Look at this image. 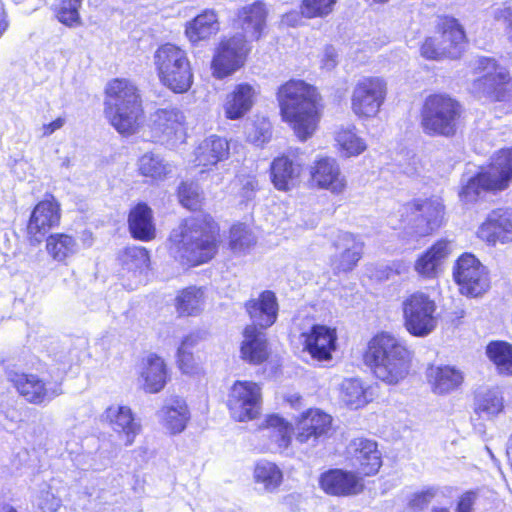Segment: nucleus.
Here are the masks:
<instances>
[{"label":"nucleus","instance_id":"f257e3e1","mask_svg":"<svg viewBox=\"0 0 512 512\" xmlns=\"http://www.w3.org/2000/svg\"><path fill=\"white\" fill-rule=\"evenodd\" d=\"M218 227L210 216L184 220L169 237V253L183 266L210 261L217 252Z\"/></svg>","mask_w":512,"mask_h":512},{"label":"nucleus","instance_id":"f03ea898","mask_svg":"<svg viewBox=\"0 0 512 512\" xmlns=\"http://www.w3.org/2000/svg\"><path fill=\"white\" fill-rule=\"evenodd\" d=\"M277 100L283 120L295 135L305 141L317 129L320 119L317 90L301 80H290L279 87Z\"/></svg>","mask_w":512,"mask_h":512},{"label":"nucleus","instance_id":"7ed1b4c3","mask_svg":"<svg viewBox=\"0 0 512 512\" xmlns=\"http://www.w3.org/2000/svg\"><path fill=\"white\" fill-rule=\"evenodd\" d=\"M366 359L377 379L397 385L409 375L413 353L400 338L381 332L369 341Z\"/></svg>","mask_w":512,"mask_h":512},{"label":"nucleus","instance_id":"20e7f679","mask_svg":"<svg viewBox=\"0 0 512 512\" xmlns=\"http://www.w3.org/2000/svg\"><path fill=\"white\" fill-rule=\"evenodd\" d=\"M105 93V114L111 125L125 136L136 133L143 114L136 85L116 78L107 84Z\"/></svg>","mask_w":512,"mask_h":512},{"label":"nucleus","instance_id":"39448f33","mask_svg":"<svg viewBox=\"0 0 512 512\" xmlns=\"http://www.w3.org/2000/svg\"><path fill=\"white\" fill-rule=\"evenodd\" d=\"M159 79L175 93L188 91L193 83V73L187 54L173 44L160 46L154 54Z\"/></svg>","mask_w":512,"mask_h":512},{"label":"nucleus","instance_id":"423d86ee","mask_svg":"<svg viewBox=\"0 0 512 512\" xmlns=\"http://www.w3.org/2000/svg\"><path fill=\"white\" fill-rule=\"evenodd\" d=\"M461 109L457 101L444 94L428 96L421 110V126L430 136H453Z\"/></svg>","mask_w":512,"mask_h":512},{"label":"nucleus","instance_id":"0eeeda50","mask_svg":"<svg viewBox=\"0 0 512 512\" xmlns=\"http://www.w3.org/2000/svg\"><path fill=\"white\" fill-rule=\"evenodd\" d=\"M437 305L426 293L414 292L402 302L405 329L415 337H426L437 327Z\"/></svg>","mask_w":512,"mask_h":512},{"label":"nucleus","instance_id":"6e6552de","mask_svg":"<svg viewBox=\"0 0 512 512\" xmlns=\"http://www.w3.org/2000/svg\"><path fill=\"white\" fill-rule=\"evenodd\" d=\"M479 63L485 74L474 81L473 92L502 103L507 112H512V80L507 70L498 67L495 60L490 58L481 59Z\"/></svg>","mask_w":512,"mask_h":512},{"label":"nucleus","instance_id":"1a4fd4ad","mask_svg":"<svg viewBox=\"0 0 512 512\" xmlns=\"http://www.w3.org/2000/svg\"><path fill=\"white\" fill-rule=\"evenodd\" d=\"M387 95L386 82L380 77H362L351 93V110L360 119L375 118Z\"/></svg>","mask_w":512,"mask_h":512},{"label":"nucleus","instance_id":"9d476101","mask_svg":"<svg viewBox=\"0 0 512 512\" xmlns=\"http://www.w3.org/2000/svg\"><path fill=\"white\" fill-rule=\"evenodd\" d=\"M148 129L151 141L174 146L186 137V117L176 107L159 108L150 115Z\"/></svg>","mask_w":512,"mask_h":512},{"label":"nucleus","instance_id":"9b49d317","mask_svg":"<svg viewBox=\"0 0 512 512\" xmlns=\"http://www.w3.org/2000/svg\"><path fill=\"white\" fill-rule=\"evenodd\" d=\"M7 378L19 394L31 404L46 405L63 393L61 382L43 379L36 374H26L9 369Z\"/></svg>","mask_w":512,"mask_h":512},{"label":"nucleus","instance_id":"f8f14e48","mask_svg":"<svg viewBox=\"0 0 512 512\" xmlns=\"http://www.w3.org/2000/svg\"><path fill=\"white\" fill-rule=\"evenodd\" d=\"M453 279L462 295L478 297L489 288V278L485 267L472 254L464 253L453 266Z\"/></svg>","mask_w":512,"mask_h":512},{"label":"nucleus","instance_id":"ddd939ff","mask_svg":"<svg viewBox=\"0 0 512 512\" xmlns=\"http://www.w3.org/2000/svg\"><path fill=\"white\" fill-rule=\"evenodd\" d=\"M439 46L430 50L432 41L421 46V55L429 60H439L444 57L457 58L460 56L465 44V32L457 19L444 17L437 25Z\"/></svg>","mask_w":512,"mask_h":512},{"label":"nucleus","instance_id":"4468645a","mask_svg":"<svg viewBox=\"0 0 512 512\" xmlns=\"http://www.w3.org/2000/svg\"><path fill=\"white\" fill-rule=\"evenodd\" d=\"M261 387L251 381H236L230 388L227 405L231 416L239 422L256 418L261 409Z\"/></svg>","mask_w":512,"mask_h":512},{"label":"nucleus","instance_id":"2eb2a0df","mask_svg":"<svg viewBox=\"0 0 512 512\" xmlns=\"http://www.w3.org/2000/svg\"><path fill=\"white\" fill-rule=\"evenodd\" d=\"M250 51L249 43L241 34L223 39L212 60L213 75L223 79L243 66Z\"/></svg>","mask_w":512,"mask_h":512},{"label":"nucleus","instance_id":"dca6fc26","mask_svg":"<svg viewBox=\"0 0 512 512\" xmlns=\"http://www.w3.org/2000/svg\"><path fill=\"white\" fill-rule=\"evenodd\" d=\"M335 252L329 258V265L335 274L352 271L363 255L364 242L350 232L338 231L332 238Z\"/></svg>","mask_w":512,"mask_h":512},{"label":"nucleus","instance_id":"f3484780","mask_svg":"<svg viewBox=\"0 0 512 512\" xmlns=\"http://www.w3.org/2000/svg\"><path fill=\"white\" fill-rule=\"evenodd\" d=\"M405 210L417 213L412 226L416 238L424 237L437 230L443 222L444 204L440 197L417 199L405 206Z\"/></svg>","mask_w":512,"mask_h":512},{"label":"nucleus","instance_id":"a211bd4d","mask_svg":"<svg viewBox=\"0 0 512 512\" xmlns=\"http://www.w3.org/2000/svg\"><path fill=\"white\" fill-rule=\"evenodd\" d=\"M310 177L313 186L327 190L334 195L344 193L347 188L346 177L333 157H317L310 167Z\"/></svg>","mask_w":512,"mask_h":512},{"label":"nucleus","instance_id":"6ab92c4d","mask_svg":"<svg viewBox=\"0 0 512 512\" xmlns=\"http://www.w3.org/2000/svg\"><path fill=\"white\" fill-rule=\"evenodd\" d=\"M348 459L351 465L364 476L376 474L382 466L381 452L374 440L358 437L347 446Z\"/></svg>","mask_w":512,"mask_h":512},{"label":"nucleus","instance_id":"aec40b11","mask_svg":"<svg viewBox=\"0 0 512 512\" xmlns=\"http://www.w3.org/2000/svg\"><path fill=\"white\" fill-rule=\"evenodd\" d=\"M477 237L491 246L512 242V209L498 208L491 211L478 227Z\"/></svg>","mask_w":512,"mask_h":512},{"label":"nucleus","instance_id":"412c9836","mask_svg":"<svg viewBox=\"0 0 512 512\" xmlns=\"http://www.w3.org/2000/svg\"><path fill=\"white\" fill-rule=\"evenodd\" d=\"M303 166L304 161L297 151L275 158L271 164V177L275 188L288 191L296 187L300 182Z\"/></svg>","mask_w":512,"mask_h":512},{"label":"nucleus","instance_id":"4be33fe9","mask_svg":"<svg viewBox=\"0 0 512 512\" xmlns=\"http://www.w3.org/2000/svg\"><path fill=\"white\" fill-rule=\"evenodd\" d=\"M60 223V207L57 201L50 198L40 201L32 211L27 231L30 237L41 242L45 235Z\"/></svg>","mask_w":512,"mask_h":512},{"label":"nucleus","instance_id":"5701e85b","mask_svg":"<svg viewBox=\"0 0 512 512\" xmlns=\"http://www.w3.org/2000/svg\"><path fill=\"white\" fill-rule=\"evenodd\" d=\"M156 416L160 425L172 435L183 432L190 420V411L186 401L180 396L165 399Z\"/></svg>","mask_w":512,"mask_h":512},{"label":"nucleus","instance_id":"b1692460","mask_svg":"<svg viewBox=\"0 0 512 512\" xmlns=\"http://www.w3.org/2000/svg\"><path fill=\"white\" fill-rule=\"evenodd\" d=\"M304 339V350L311 357L318 361H327L332 357V352L336 349L337 334L336 330L325 325H314L312 328L302 334Z\"/></svg>","mask_w":512,"mask_h":512},{"label":"nucleus","instance_id":"393cba45","mask_svg":"<svg viewBox=\"0 0 512 512\" xmlns=\"http://www.w3.org/2000/svg\"><path fill=\"white\" fill-rule=\"evenodd\" d=\"M121 265V275L127 278L130 283L128 287L135 289L140 283L144 282L145 274L149 267L148 251L139 246L125 248L119 255Z\"/></svg>","mask_w":512,"mask_h":512},{"label":"nucleus","instance_id":"a878e982","mask_svg":"<svg viewBox=\"0 0 512 512\" xmlns=\"http://www.w3.org/2000/svg\"><path fill=\"white\" fill-rule=\"evenodd\" d=\"M332 417L320 409L303 412L296 424V439L300 443L316 442L331 429Z\"/></svg>","mask_w":512,"mask_h":512},{"label":"nucleus","instance_id":"bb28decb","mask_svg":"<svg viewBox=\"0 0 512 512\" xmlns=\"http://www.w3.org/2000/svg\"><path fill=\"white\" fill-rule=\"evenodd\" d=\"M103 417L113 431L124 438L125 446H131L141 432V423L128 406L111 405L105 410Z\"/></svg>","mask_w":512,"mask_h":512},{"label":"nucleus","instance_id":"cd10ccee","mask_svg":"<svg viewBox=\"0 0 512 512\" xmlns=\"http://www.w3.org/2000/svg\"><path fill=\"white\" fill-rule=\"evenodd\" d=\"M453 251V242L440 239L427 251L422 253L414 264L415 272L424 279H434L441 271V266Z\"/></svg>","mask_w":512,"mask_h":512},{"label":"nucleus","instance_id":"c85d7f7f","mask_svg":"<svg viewBox=\"0 0 512 512\" xmlns=\"http://www.w3.org/2000/svg\"><path fill=\"white\" fill-rule=\"evenodd\" d=\"M193 155L194 165L203 167L201 172L208 171L229 158V142L220 136L211 135L198 144Z\"/></svg>","mask_w":512,"mask_h":512},{"label":"nucleus","instance_id":"c756f323","mask_svg":"<svg viewBox=\"0 0 512 512\" xmlns=\"http://www.w3.org/2000/svg\"><path fill=\"white\" fill-rule=\"evenodd\" d=\"M268 10L261 1L242 7L238 12V23L242 30L240 33L247 42L259 40L266 28Z\"/></svg>","mask_w":512,"mask_h":512},{"label":"nucleus","instance_id":"7c9ffc66","mask_svg":"<svg viewBox=\"0 0 512 512\" xmlns=\"http://www.w3.org/2000/svg\"><path fill=\"white\" fill-rule=\"evenodd\" d=\"M258 91L255 86L248 83L237 84L227 94L223 104L224 114L227 119L238 120L244 117L255 104Z\"/></svg>","mask_w":512,"mask_h":512},{"label":"nucleus","instance_id":"2f4dec72","mask_svg":"<svg viewBox=\"0 0 512 512\" xmlns=\"http://www.w3.org/2000/svg\"><path fill=\"white\" fill-rule=\"evenodd\" d=\"M319 484L327 494L336 496L358 494L363 489L361 480L355 474L341 469L323 473L320 476Z\"/></svg>","mask_w":512,"mask_h":512},{"label":"nucleus","instance_id":"473e14b6","mask_svg":"<svg viewBox=\"0 0 512 512\" xmlns=\"http://www.w3.org/2000/svg\"><path fill=\"white\" fill-rule=\"evenodd\" d=\"M138 380L145 392L151 394L160 392L167 382V367L164 360L153 353L143 358Z\"/></svg>","mask_w":512,"mask_h":512},{"label":"nucleus","instance_id":"72a5a7b5","mask_svg":"<svg viewBox=\"0 0 512 512\" xmlns=\"http://www.w3.org/2000/svg\"><path fill=\"white\" fill-rule=\"evenodd\" d=\"M246 310L253 323L252 326L262 329L272 326L278 315V303L272 291L262 292L258 298L246 303Z\"/></svg>","mask_w":512,"mask_h":512},{"label":"nucleus","instance_id":"f704fd0d","mask_svg":"<svg viewBox=\"0 0 512 512\" xmlns=\"http://www.w3.org/2000/svg\"><path fill=\"white\" fill-rule=\"evenodd\" d=\"M293 432L292 424L277 414L267 416L260 428L262 437L271 439L266 447L270 451H281L288 448Z\"/></svg>","mask_w":512,"mask_h":512},{"label":"nucleus","instance_id":"c9c22d12","mask_svg":"<svg viewBox=\"0 0 512 512\" xmlns=\"http://www.w3.org/2000/svg\"><path fill=\"white\" fill-rule=\"evenodd\" d=\"M432 391L438 395L449 394L463 383V373L452 366H430L426 372Z\"/></svg>","mask_w":512,"mask_h":512},{"label":"nucleus","instance_id":"e433bc0d","mask_svg":"<svg viewBox=\"0 0 512 512\" xmlns=\"http://www.w3.org/2000/svg\"><path fill=\"white\" fill-rule=\"evenodd\" d=\"M218 16L214 10H205L194 19L187 22L185 35L188 40L196 44L208 40L219 31Z\"/></svg>","mask_w":512,"mask_h":512},{"label":"nucleus","instance_id":"4c0bfd02","mask_svg":"<svg viewBox=\"0 0 512 512\" xmlns=\"http://www.w3.org/2000/svg\"><path fill=\"white\" fill-rule=\"evenodd\" d=\"M244 340L241 345V356L244 360L260 364L268 357L265 334L255 326H247L243 333Z\"/></svg>","mask_w":512,"mask_h":512},{"label":"nucleus","instance_id":"58836bf2","mask_svg":"<svg viewBox=\"0 0 512 512\" xmlns=\"http://www.w3.org/2000/svg\"><path fill=\"white\" fill-rule=\"evenodd\" d=\"M494 187L499 191L508 188L512 182V148L501 149L492 158L488 170Z\"/></svg>","mask_w":512,"mask_h":512},{"label":"nucleus","instance_id":"ea45409f","mask_svg":"<svg viewBox=\"0 0 512 512\" xmlns=\"http://www.w3.org/2000/svg\"><path fill=\"white\" fill-rule=\"evenodd\" d=\"M342 401L353 409H358L368 404L373 399L370 386H365L358 378L344 379L340 386Z\"/></svg>","mask_w":512,"mask_h":512},{"label":"nucleus","instance_id":"a19ab883","mask_svg":"<svg viewBox=\"0 0 512 512\" xmlns=\"http://www.w3.org/2000/svg\"><path fill=\"white\" fill-rule=\"evenodd\" d=\"M129 229L134 238L148 241L155 236L152 211L146 204H138L129 214Z\"/></svg>","mask_w":512,"mask_h":512},{"label":"nucleus","instance_id":"79ce46f5","mask_svg":"<svg viewBox=\"0 0 512 512\" xmlns=\"http://www.w3.org/2000/svg\"><path fill=\"white\" fill-rule=\"evenodd\" d=\"M504 409V398L498 388L480 390L475 395L474 410L480 416L493 418Z\"/></svg>","mask_w":512,"mask_h":512},{"label":"nucleus","instance_id":"37998d69","mask_svg":"<svg viewBox=\"0 0 512 512\" xmlns=\"http://www.w3.org/2000/svg\"><path fill=\"white\" fill-rule=\"evenodd\" d=\"M253 478L256 484L262 486L263 492L274 493L283 482V473L275 463L261 460L255 465Z\"/></svg>","mask_w":512,"mask_h":512},{"label":"nucleus","instance_id":"c03bdc74","mask_svg":"<svg viewBox=\"0 0 512 512\" xmlns=\"http://www.w3.org/2000/svg\"><path fill=\"white\" fill-rule=\"evenodd\" d=\"M65 486L59 479H51L43 483L36 497L37 506L43 512H57L62 506V495Z\"/></svg>","mask_w":512,"mask_h":512},{"label":"nucleus","instance_id":"a18cd8bd","mask_svg":"<svg viewBox=\"0 0 512 512\" xmlns=\"http://www.w3.org/2000/svg\"><path fill=\"white\" fill-rule=\"evenodd\" d=\"M335 141L344 157H355L367 149L366 141L356 133L355 126L341 127L335 133Z\"/></svg>","mask_w":512,"mask_h":512},{"label":"nucleus","instance_id":"49530a36","mask_svg":"<svg viewBox=\"0 0 512 512\" xmlns=\"http://www.w3.org/2000/svg\"><path fill=\"white\" fill-rule=\"evenodd\" d=\"M493 180L487 171L480 172L473 177H470L459 192V197L464 203L475 202L482 193L488 191H499L494 187Z\"/></svg>","mask_w":512,"mask_h":512},{"label":"nucleus","instance_id":"de8ad7c7","mask_svg":"<svg viewBox=\"0 0 512 512\" xmlns=\"http://www.w3.org/2000/svg\"><path fill=\"white\" fill-rule=\"evenodd\" d=\"M48 254L56 261L63 262L78 251L76 239L65 233L51 234L46 240Z\"/></svg>","mask_w":512,"mask_h":512},{"label":"nucleus","instance_id":"09e8293b","mask_svg":"<svg viewBox=\"0 0 512 512\" xmlns=\"http://www.w3.org/2000/svg\"><path fill=\"white\" fill-rule=\"evenodd\" d=\"M176 310L179 315H196L202 310L204 304V292L201 288L191 286L183 289L176 297Z\"/></svg>","mask_w":512,"mask_h":512},{"label":"nucleus","instance_id":"8fccbe9b","mask_svg":"<svg viewBox=\"0 0 512 512\" xmlns=\"http://www.w3.org/2000/svg\"><path fill=\"white\" fill-rule=\"evenodd\" d=\"M486 353L500 374L512 375V345L504 341H494L488 344Z\"/></svg>","mask_w":512,"mask_h":512},{"label":"nucleus","instance_id":"3c124183","mask_svg":"<svg viewBox=\"0 0 512 512\" xmlns=\"http://www.w3.org/2000/svg\"><path fill=\"white\" fill-rule=\"evenodd\" d=\"M138 166L143 176L152 179H162L172 171V165L160 155L154 153H146L141 156Z\"/></svg>","mask_w":512,"mask_h":512},{"label":"nucleus","instance_id":"603ef678","mask_svg":"<svg viewBox=\"0 0 512 512\" xmlns=\"http://www.w3.org/2000/svg\"><path fill=\"white\" fill-rule=\"evenodd\" d=\"M83 0H56L53 9L56 18L68 27H75L81 24L79 9Z\"/></svg>","mask_w":512,"mask_h":512},{"label":"nucleus","instance_id":"864d4df0","mask_svg":"<svg viewBox=\"0 0 512 512\" xmlns=\"http://www.w3.org/2000/svg\"><path fill=\"white\" fill-rule=\"evenodd\" d=\"M256 242L255 236L245 224H235L230 229V249L235 254L246 253Z\"/></svg>","mask_w":512,"mask_h":512},{"label":"nucleus","instance_id":"5fc2aeb1","mask_svg":"<svg viewBox=\"0 0 512 512\" xmlns=\"http://www.w3.org/2000/svg\"><path fill=\"white\" fill-rule=\"evenodd\" d=\"M337 3V0H302L300 13L303 17L324 18L330 15Z\"/></svg>","mask_w":512,"mask_h":512},{"label":"nucleus","instance_id":"6e6d98bb","mask_svg":"<svg viewBox=\"0 0 512 512\" xmlns=\"http://www.w3.org/2000/svg\"><path fill=\"white\" fill-rule=\"evenodd\" d=\"M247 139L249 142L260 146L271 137V123L265 117L256 118L247 127Z\"/></svg>","mask_w":512,"mask_h":512},{"label":"nucleus","instance_id":"4d7b16f0","mask_svg":"<svg viewBox=\"0 0 512 512\" xmlns=\"http://www.w3.org/2000/svg\"><path fill=\"white\" fill-rule=\"evenodd\" d=\"M491 16L495 23L503 28L506 36L512 39V0L492 7Z\"/></svg>","mask_w":512,"mask_h":512},{"label":"nucleus","instance_id":"13d9d810","mask_svg":"<svg viewBox=\"0 0 512 512\" xmlns=\"http://www.w3.org/2000/svg\"><path fill=\"white\" fill-rule=\"evenodd\" d=\"M181 204L191 210L196 209L201 201V194L197 184L182 183L178 190Z\"/></svg>","mask_w":512,"mask_h":512},{"label":"nucleus","instance_id":"bf43d9fd","mask_svg":"<svg viewBox=\"0 0 512 512\" xmlns=\"http://www.w3.org/2000/svg\"><path fill=\"white\" fill-rule=\"evenodd\" d=\"M239 196L242 202L251 201L258 189V181L254 175H240L237 178Z\"/></svg>","mask_w":512,"mask_h":512},{"label":"nucleus","instance_id":"052dcab7","mask_svg":"<svg viewBox=\"0 0 512 512\" xmlns=\"http://www.w3.org/2000/svg\"><path fill=\"white\" fill-rule=\"evenodd\" d=\"M177 363L179 368L185 374H192L196 370V363L192 351L178 348Z\"/></svg>","mask_w":512,"mask_h":512},{"label":"nucleus","instance_id":"680f3d73","mask_svg":"<svg viewBox=\"0 0 512 512\" xmlns=\"http://www.w3.org/2000/svg\"><path fill=\"white\" fill-rule=\"evenodd\" d=\"M477 495L474 492H466L464 493L457 505V512H474L473 507L476 502Z\"/></svg>","mask_w":512,"mask_h":512},{"label":"nucleus","instance_id":"e2e57ef3","mask_svg":"<svg viewBox=\"0 0 512 512\" xmlns=\"http://www.w3.org/2000/svg\"><path fill=\"white\" fill-rule=\"evenodd\" d=\"M337 52L336 49L332 46H327L324 50L322 64L323 67L330 70L335 67L337 64Z\"/></svg>","mask_w":512,"mask_h":512},{"label":"nucleus","instance_id":"0e129e2a","mask_svg":"<svg viewBox=\"0 0 512 512\" xmlns=\"http://www.w3.org/2000/svg\"><path fill=\"white\" fill-rule=\"evenodd\" d=\"M66 123V119L64 117H58L54 121L43 124L41 127V132L43 137H48L52 135L55 131L61 129Z\"/></svg>","mask_w":512,"mask_h":512},{"label":"nucleus","instance_id":"69168bd1","mask_svg":"<svg viewBox=\"0 0 512 512\" xmlns=\"http://www.w3.org/2000/svg\"><path fill=\"white\" fill-rule=\"evenodd\" d=\"M201 339L202 336L200 332L190 333L182 340L179 349L192 351V349L198 345Z\"/></svg>","mask_w":512,"mask_h":512},{"label":"nucleus","instance_id":"338daca9","mask_svg":"<svg viewBox=\"0 0 512 512\" xmlns=\"http://www.w3.org/2000/svg\"><path fill=\"white\" fill-rule=\"evenodd\" d=\"M435 496L434 489H427L416 495L418 504H427Z\"/></svg>","mask_w":512,"mask_h":512},{"label":"nucleus","instance_id":"774afa93","mask_svg":"<svg viewBox=\"0 0 512 512\" xmlns=\"http://www.w3.org/2000/svg\"><path fill=\"white\" fill-rule=\"evenodd\" d=\"M299 21H300V16L297 12L287 13L283 17V22L288 25H291V26H296L299 23Z\"/></svg>","mask_w":512,"mask_h":512}]
</instances>
